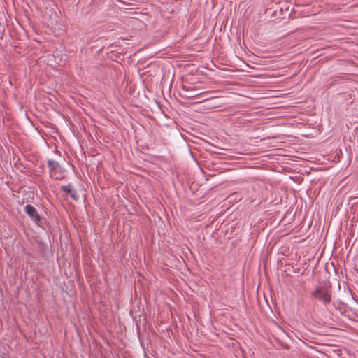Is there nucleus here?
Instances as JSON below:
<instances>
[{
	"label": "nucleus",
	"instance_id": "f03ea898",
	"mask_svg": "<svg viewBox=\"0 0 358 358\" xmlns=\"http://www.w3.org/2000/svg\"><path fill=\"white\" fill-rule=\"evenodd\" d=\"M24 210L26 213L35 222H38L40 220V216L38 214L36 208L31 204H27Z\"/></svg>",
	"mask_w": 358,
	"mask_h": 358
},
{
	"label": "nucleus",
	"instance_id": "7ed1b4c3",
	"mask_svg": "<svg viewBox=\"0 0 358 358\" xmlns=\"http://www.w3.org/2000/svg\"><path fill=\"white\" fill-rule=\"evenodd\" d=\"M61 189L69 194L73 199L77 200L79 198L78 194H77V192L72 188V185L71 184H69L67 185H62L61 187Z\"/></svg>",
	"mask_w": 358,
	"mask_h": 358
},
{
	"label": "nucleus",
	"instance_id": "f257e3e1",
	"mask_svg": "<svg viewBox=\"0 0 358 358\" xmlns=\"http://www.w3.org/2000/svg\"><path fill=\"white\" fill-rule=\"evenodd\" d=\"M312 296L322 301L325 306L329 304L331 301V291L326 286H318L313 292Z\"/></svg>",
	"mask_w": 358,
	"mask_h": 358
},
{
	"label": "nucleus",
	"instance_id": "20e7f679",
	"mask_svg": "<svg viewBox=\"0 0 358 358\" xmlns=\"http://www.w3.org/2000/svg\"><path fill=\"white\" fill-rule=\"evenodd\" d=\"M48 167L50 169V174H56L57 173H61V166L59 163L54 160H48Z\"/></svg>",
	"mask_w": 358,
	"mask_h": 358
}]
</instances>
